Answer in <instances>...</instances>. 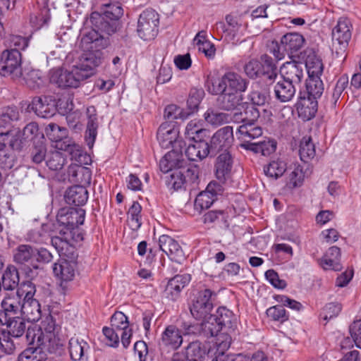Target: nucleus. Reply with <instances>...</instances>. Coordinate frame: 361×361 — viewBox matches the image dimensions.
<instances>
[{
    "mask_svg": "<svg viewBox=\"0 0 361 361\" xmlns=\"http://www.w3.org/2000/svg\"><path fill=\"white\" fill-rule=\"evenodd\" d=\"M87 123L85 132V140L89 147H92L97 135L98 123L96 109L94 106L87 109Z\"/></svg>",
    "mask_w": 361,
    "mask_h": 361,
    "instance_id": "obj_37",
    "label": "nucleus"
},
{
    "mask_svg": "<svg viewBox=\"0 0 361 361\" xmlns=\"http://www.w3.org/2000/svg\"><path fill=\"white\" fill-rule=\"evenodd\" d=\"M185 134L193 141L204 140L209 137V132L204 127V122L200 119L190 121L185 127Z\"/></svg>",
    "mask_w": 361,
    "mask_h": 361,
    "instance_id": "obj_32",
    "label": "nucleus"
},
{
    "mask_svg": "<svg viewBox=\"0 0 361 361\" xmlns=\"http://www.w3.org/2000/svg\"><path fill=\"white\" fill-rule=\"evenodd\" d=\"M242 101V94L227 91L221 94L217 99L219 108L225 111L241 109L240 107L244 108Z\"/></svg>",
    "mask_w": 361,
    "mask_h": 361,
    "instance_id": "obj_26",
    "label": "nucleus"
},
{
    "mask_svg": "<svg viewBox=\"0 0 361 361\" xmlns=\"http://www.w3.org/2000/svg\"><path fill=\"white\" fill-rule=\"evenodd\" d=\"M180 169H177L173 171L166 180L168 187L176 190L187 186L185 185L184 173Z\"/></svg>",
    "mask_w": 361,
    "mask_h": 361,
    "instance_id": "obj_54",
    "label": "nucleus"
},
{
    "mask_svg": "<svg viewBox=\"0 0 361 361\" xmlns=\"http://www.w3.org/2000/svg\"><path fill=\"white\" fill-rule=\"evenodd\" d=\"M262 75L264 76L267 82L272 83L278 79L277 66L273 59L267 55L262 57Z\"/></svg>",
    "mask_w": 361,
    "mask_h": 361,
    "instance_id": "obj_43",
    "label": "nucleus"
},
{
    "mask_svg": "<svg viewBox=\"0 0 361 361\" xmlns=\"http://www.w3.org/2000/svg\"><path fill=\"white\" fill-rule=\"evenodd\" d=\"M21 312L28 321L37 322L42 316L39 302L35 298L23 300Z\"/></svg>",
    "mask_w": 361,
    "mask_h": 361,
    "instance_id": "obj_39",
    "label": "nucleus"
},
{
    "mask_svg": "<svg viewBox=\"0 0 361 361\" xmlns=\"http://www.w3.org/2000/svg\"><path fill=\"white\" fill-rule=\"evenodd\" d=\"M141 210L142 207L137 202H134L128 210L129 220L134 229H137L141 226Z\"/></svg>",
    "mask_w": 361,
    "mask_h": 361,
    "instance_id": "obj_60",
    "label": "nucleus"
},
{
    "mask_svg": "<svg viewBox=\"0 0 361 361\" xmlns=\"http://www.w3.org/2000/svg\"><path fill=\"white\" fill-rule=\"evenodd\" d=\"M216 198L212 195H209L204 191L201 192L195 198V207L196 209L203 210L208 209L214 203Z\"/></svg>",
    "mask_w": 361,
    "mask_h": 361,
    "instance_id": "obj_61",
    "label": "nucleus"
},
{
    "mask_svg": "<svg viewBox=\"0 0 361 361\" xmlns=\"http://www.w3.org/2000/svg\"><path fill=\"white\" fill-rule=\"evenodd\" d=\"M204 120L212 126H220L228 123L231 117L226 113L219 112L212 109H209L204 114Z\"/></svg>",
    "mask_w": 361,
    "mask_h": 361,
    "instance_id": "obj_51",
    "label": "nucleus"
},
{
    "mask_svg": "<svg viewBox=\"0 0 361 361\" xmlns=\"http://www.w3.org/2000/svg\"><path fill=\"white\" fill-rule=\"evenodd\" d=\"M245 117H242V112H235L233 115V119L237 121L240 119L242 122L256 123L259 117V110L253 106H247L245 111Z\"/></svg>",
    "mask_w": 361,
    "mask_h": 361,
    "instance_id": "obj_56",
    "label": "nucleus"
},
{
    "mask_svg": "<svg viewBox=\"0 0 361 361\" xmlns=\"http://www.w3.org/2000/svg\"><path fill=\"white\" fill-rule=\"evenodd\" d=\"M279 77L300 87L304 78L303 63L295 61L286 62L280 68Z\"/></svg>",
    "mask_w": 361,
    "mask_h": 361,
    "instance_id": "obj_14",
    "label": "nucleus"
},
{
    "mask_svg": "<svg viewBox=\"0 0 361 361\" xmlns=\"http://www.w3.org/2000/svg\"><path fill=\"white\" fill-rule=\"evenodd\" d=\"M324 84L320 76H310L306 82V92L302 94L317 100L324 92Z\"/></svg>",
    "mask_w": 361,
    "mask_h": 361,
    "instance_id": "obj_41",
    "label": "nucleus"
},
{
    "mask_svg": "<svg viewBox=\"0 0 361 361\" xmlns=\"http://www.w3.org/2000/svg\"><path fill=\"white\" fill-rule=\"evenodd\" d=\"M232 168V158L229 152L221 153L216 161L215 172L216 178L220 180H224L230 173Z\"/></svg>",
    "mask_w": 361,
    "mask_h": 361,
    "instance_id": "obj_38",
    "label": "nucleus"
},
{
    "mask_svg": "<svg viewBox=\"0 0 361 361\" xmlns=\"http://www.w3.org/2000/svg\"><path fill=\"white\" fill-rule=\"evenodd\" d=\"M348 85V78L347 75H342L341 76L338 80H337L334 87L332 90V92H331V95L329 98L331 106L332 108H335L337 104V102L338 101L339 98L341 97V94H343V91L346 89V87Z\"/></svg>",
    "mask_w": 361,
    "mask_h": 361,
    "instance_id": "obj_50",
    "label": "nucleus"
},
{
    "mask_svg": "<svg viewBox=\"0 0 361 361\" xmlns=\"http://www.w3.org/2000/svg\"><path fill=\"white\" fill-rule=\"evenodd\" d=\"M190 276L188 274L176 275L171 279L164 290L166 298L171 300H176L181 290L190 282Z\"/></svg>",
    "mask_w": 361,
    "mask_h": 361,
    "instance_id": "obj_24",
    "label": "nucleus"
},
{
    "mask_svg": "<svg viewBox=\"0 0 361 361\" xmlns=\"http://www.w3.org/2000/svg\"><path fill=\"white\" fill-rule=\"evenodd\" d=\"M267 316L274 321L283 323L288 319V315L282 305H275L267 310Z\"/></svg>",
    "mask_w": 361,
    "mask_h": 361,
    "instance_id": "obj_59",
    "label": "nucleus"
},
{
    "mask_svg": "<svg viewBox=\"0 0 361 361\" xmlns=\"http://www.w3.org/2000/svg\"><path fill=\"white\" fill-rule=\"evenodd\" d=\"M68 173L71 180L79 183V186L86 188L91 183L92 172L87 167L80 165H72L69 166Z\"/></svg>",
    "mask_w": 361,
    "mask_h": 361,
    "instance_id": "obj_35",
    "label": "nucleus"
},
{
    "mask_svg": "<svg viewBox=\"0 0 361 361\" xmlns=\"http://www.w3.org/2000/svg\"><path fill=\"white\" fill-rule=\"evenodd\" d=\"M305 39L301 35L288 33L281 37L279 45V51L286 52L289 57L292 58L302 48Z\"/></svg>",
    "mask_w": 361,
    "mask_h": 361,
    "instance_id": "obj_18",
    "label": "nucleus"
},
{
    "mask_svg": "<svg viewBox=\"0 0 361 361\" xmlns=\"http://www.w3.org/2000/svg\"><path fill=\"white\" fill-rule=\"evenodd\" d=\"M35 253V247L27 244L19 245L13 250V261L19 266L25 276L30 280L37 276L39 270Z\"/></svg>",
    "mask_w": 361,
    "mask_h": 361,
    "instance_id": "obj_3",
    "label": "nucleus"
},
{
    "mask_svg": "<svg viewBox=\"0 0 361 361\" xmlns=\"http://www.w3.org/2000/svg\"><path fill=\"white\" fill-rule=\"evenodd\" d=\"M247 150L256 154L260 153L263 156H268L274 152L276 149V142L271 140L256 141L253 145H249Z\"/></svg>",
    "mask_w": 361,
    "mask_h": 361,
    "instance_id": "obj_47",
    "label": "nucleus"
},
{
    "mask_svg": "<svg viewBox=\"0 0 361 361\" xmlns=\"http://www.w3.org/2000/svg\"><path fill=\"white\" fill-rule=\"evenodd\" d=\"M353 25L345 17L340 18L331 32L332 51L338 59H345V52L352 37Z\"/></svg>",
    "mask_w": 361,
    "mask_h": 361,
    "instance_id": "obj_2",
    "label": "nucleus"
},
{
    "mask_svg": "<svg viewBox=\"0 0 361 361\" xmlns=\"http://www.w3.org/2000/svg\"><path fill=\"white\" fill-rule=\"evenodd\" d=\"M204 95V92L202 89L192 88L190 90L187 103L188 108L192 111L197 110Z\"/></svg>",
    "mask_w": 361,
    "mask_h": 361,
    "instance_id": "obj_58",
    "label": "nucleus"
},
{
    "mask_svg": "<svg viewBox=\"0 0 361 361\" xmlns=\"http://www.w3.org/2000/svg\"><path fill=\"white\" fill-rule=\"evenodd\" d=\"M0 135L5 137L3 141H7L9 147L13 150L16 151H20L24 147L27 140L19 129H13L6 133L0 131Z\"/></svg>",
    "mask_w": 361,
    "mask_h": 361,
    "instance_id": "obj_40",
    "label": "nucleus"
},
{
    "mask_svg": "<svg viewBox=\"0 0 361 361\" xmlns=\"http://www.w3.org/2000/svg\"><path fill=\"white\" fill-rule=\"evenodd\" d=\"M185 155L190 161H200L209 154L208 142L205 140L194 141L185 149Z\"/></svg>",
    "mask_w": 361,
    "mask_h": 361,
    "instance_id": "obj_29",
    "label": "nucleus"
},
{
    "mask_svg": "<svg viewBox=\"0 0 361 361\" xmlns=\"http://www.w3.org/2000/svg\"><path fill=\"white\" fill-rule=\"evenodd\" d=\"M236 131L238 140L240 142V147L247 149L249 145H253L254 142L262 137L263 130L261 126L256 123L242 122Z\"/></svg>",
    "mask_w": 361,
    "mask_h": 361,
    "instance_id": "obj_12",
    "label": "nucleus"
},
{
    "mask_svg": "<svg viewBox=\"0 0 361 361\" xmlns=\"http://www.w3.org/2000/svg\"><path fill=\"white\" fill-rule=\"evenodd\" d=\"M277 82L274 85V94L276 98L281 102L290 101L296 92L298 86L280 78L276 79Z\"/></svg>",
    "mask_w": 361,
    "mask_h": 361,
    "instance_id": "obj_28",
    "label": "nucleus"
},
{
    "mask_svg": "<svg viewBox=\"0 0 361 361\" xmlns=\"http://www.w3.org/2000/svg\"><path fill=\"white\" fill-rule=\"evenodd\" d=\"M67 204L74 206H82L88 200V192L85 187L74 185L68 188L65 194Z\"/></svg>",
    "mask_w": 361,
    "mask_h": 361,
    "instance_id": "obj_31",
    "label": "nucleus"
},
{
    "mask_svg": "<svg viewBox=\"0 0 361 361\" xmlns=\"http://www.w3.org/2000/svg\"><path fill=\"white\" fill-rule=\"evenodd\" d=\"M42 333L39 330L31 329L27 327L25 335V341L29 345H32L35 342V338L37 339V347H30L23 351L18 356V361H47V355L44 351L48 350L51 352L50 347L44 342V338H41Z\"/></svg>",
    "mask_w": 361,
    "mask_h": 361,
    "instance_id": "obj_4",
    "label": "nucleus"
},
{
    "mask_svg": "<svg viewBox=\"0 0 361 361\" xmlns=\"http://www.w3.org/2000/svg\"><path fill=\"white\" fill-rule=\"evenodd\" d=\"M233 141V128L228 126L220 128L211 137L210 143H208L209 154L215 156L220 152H228Z\"/></svg>",
    "mask_w": 361,
    "mask_h": 361,
    "instance_id": "obj_11",
    "label": "nucleus"
},
{
    "mask_svg": "<svg viewBox=\"0 0 361 361\" xmlns=\"http://www.w3.org/2000/svg\"><path fill=\"white\" fill-rule=\"evenodd\" d=\"M286 171V164L282 160L271 161L267 166H264V171L266 176L277 179L281 177Z\"/></svg>",
    "mask_w": 361,
    "mask_h": 361,
    "instance_id": "obj_52",
    "label": "nucleus"
},
{
    "mask_svg": "<svg viewBox=\"0 0 361 361\" xmlns=\"http://www.w3.org/2000/svg\"><path fill=\"white\" fill-rule=\"evenodd\" d=\"M20 299L15 295L5 296L1 302L0 322H8V319L15 317L19 310L21 311Z\"/></svg>",
    "mask_w": 361,
    "mask_h": 361,
    "instance_id": "obj_22",
    "label": "nucleus"
},
{
    "mask_svg": "<svg viewBox=\"0 0 361 361\" xmlns=\"http://www.w3.org/2000/svg\"><path fill=\"white\" fill-rule=\"evenodd\" d=\"M123 10L119 3L102 5L101 12L94 11L86 19L85 25L90 27L82 35L80 47L85 51L75 65L86 79L92 75V71L102 63V49L111 44L110 36L117 29V20L123 16Z\"/></svg>",
    "mask_w": 361,
    "mask_h": 361,
    "instance_id": "obj_1",
    "label": "nucleus"
},
{
    "mask_svg": "<svg viewBox=\"0 0 361 361\" xmlns=\"http://www.w3.org/2000/svg\"><path fill=\"white\" fill-rule=\"evenodd\" d=\"M223 84H224L225 91L239 94H242L247 86L246 80L233 72H228L223 76Z\"/></svg>",
    "mask_w": 361,
    "mask_h": 361,
    "instance_id": "obj_25",
    "label": "nucleus"
},
{
    "mask_svg": "<svg viewBox=\"0 0 361 361\" xmlns=\"http://www.w3.org/2000/svg\"><path fill=\"white\" fill-rule=\"evenodd\" d=\"M51 231L50 224H42L39 228L30 230L27 233V239L35 243H42L49 236Z\"/></svg>",
    "mask_w": 361,
    "mask_h": 361,
    "instance_id": "obj_48",
    "label": "nucleus"
},
{
    "mask_svg": "<svg viewBox=\"0 0 361 361\" xmlns=\"http://www.w3.org/2000/svg\"><path fill=\"white\" fill-rule=\"evenodd\" d=\"M111 326L120 332L121 343L126 348L132 336V329L129 328L128 317L121 312H116L111 317Z\"/></svg>",
    "mask_w": 361,
    "mask_h": 361,
    "instance_id": "obj_16",
    "label": "nucleus"
},
{
    "mask_svg": "<svg viewBox=\"0 0 361 361\" xmlns=\"http://www.w3.org/2000/svg\"><path fill=\"white\" fill-rule=\"evenodd\" d=\"M304 180V173L301 166H297L288 175V185L290 188H296L302 185Z\"/></svg>",
    "mask_w": 361,
    "mask_h": 361,
    "instance_id": "obj_62",
    "label": "nucleus"
},
{
    "mask_svg": "<svg viewBox=\"0 0 361 361\" xmlns=\"http://www.w3.org/2000/svg\"><path fill=\"white\" fill-rule=\"evenodd\" d=\"M299 154L300 159L308 162L315 156V147L310 137H303L300 142Z\"/></svg>",
    "mask_w": 361,
    "mask_h": 361,
    "instance_id": "obj_53",
    "label": "nucleus"
},
{
    "mask_svg": "<svg viewBox=\"0 0 361 361\" xmlns=\"http://www.w3.org/2000/svg\"><path fill=\"white\" fill-rule=\"evenodd\" d=\"M305 66L307 70L309 77L320 76L322 74L324 66L322 59L314 53L307 55L305 59Z\"/></svg>",
    "mask_w": 361,
    "mask_h": 361,
    "instance_id": "obj_46",
    "label": "nucleus"
},
{
    "mask_svg": "<svg viewBox=\"0 0 361 361\" xmlns=\"http://www.w3.org/2000/svg\"><path fill=\"white\" fill-rule=\"evenodd\" d=\"M89 348L88 343L83 340L72 338L69 341V353L73 361H87Z\"/></svg>",
    "mask_w": 361,
    "mask_h": 361,
    "instance_id": "obj_36",
    "label": "nucleus"
},
{
    "mask_svg": "<svg viewBox=\"0 0 361 361\" xmlns=\"http://www.w3.org/2000/svg\"><path fill=\"white\" fill-rule=\"evenodd\" d=\"M214 315L222 329H226L228 333L233 332L236 329L238 320L232 311L224 307H221L217 309Z\"/></svg>",
    "mask_w": 361,
    "mask_h": 361,
    "instance_id": "obj_33",
    "label": "nucleus"
},
{
    "mask_svg": "<svg viewBox=\"0 0 361 361\" xmlns=\"http://www.w3.org/2000/svg\"><path fill=\"white\" fill-rule=\"evenodd\" d=\"M56 101L51 96L36 97L28 104L27 111H34L42 118H50L56 111Z\"/></svg>",
    "mask_w": 361,
    "mask_h": 361,
    "instance_id": "obj_13",
    "label": "nucleus"
},
{
    "mask_svg": "<svg viewBox=\"0 0 361 361\" xmlns=\"http://www.w3.org/2000/svg\"><path fill=\"white\" fill-rule=\"evenodd\" d=\"M216 297V293L210 289L205 288L199 291L190 307L192 317L195 319L200 320L211 314Z\"/></svg>",
    "mask_w": 361,
    "mask_h": 361,
    "instance_id": "obj_9",
    "label": "nucleus"
},
{
    "mask_svg": "<svg viewBox=\"0 0 361 361\" xmlns=\"http://www.w3.org/2000/svg\"><path fill=\"white\" fill-rule=\"evenodd\" d=\"M183 341L180 330L175 325H169L161 334L159 346L160 349L175 350L182 345Z\"/></svg>",
    "mask_w": 361,
    "mask_h": 361,
    "instance_id": "obj_15",
    "label": "nucleus"
},
{
    "mask_svg": "<svg viewBox=\"0 0 361 361\" xmlns=\"http://www.w3.org/2000/svg\"><path fill=\"white\" fill-rule=\"evenodd\" d=\"M317 100L307 97L300 93L298 101L296 103V110L298 116L303 121H310L314 118L317 111Z\"/></svg>",
    "mask_w": 361,
    "mask_h": 361,
    "instance_id": "obj_19",
    "label": "nucleus"
},
{
    "mask_svg": "<svg viewBox=\"0 0 361 361\" xmlns=\"http://www.w3.org/2000/svg\"><path fill=\"white\" fill-rule=\"evenodd\" d=\"M159 14L153 9H146L140 15L137 32L143 40L154 39L158 33Z\"/></svg>",
    "mask_w": 361,
    "mask_h": 361,
    "instance_id": "obj_8",
    "label": "nucleus"
},
{
    "mask_svg": "<svg viewBox=\"0 0 361 361\" xmlns=\"http://www.w3.org/2000/svg\"><path fill=\"white\" fill-rule=\"evenodd\" d=\"M10 49L24 50L28 45V39L20 35H11L6 39Z\"/></svg>",
    "mask_w": 361,
    "mask_h": 361,
    "instance_id": "obj_63",
    "label": "nucleus"
},
{
    "mask_svg": "<svg viewBox=\"0 0 361 361\" xmlns=\"http://www.w3.org/2000/svg\"><path fill=\"white\" fill-rule=\"evenodd\" d=\"M54 275L61 280V286L65 288L64 283L73 280L76 274V264L74 262L61 259L53 267Z\"/></svg>",
    "mask_w": 361,
    "mask_h": 361,
    "instance_id": "obj_17",
    "label": "nucleus"
},
{
    "mask_svg": "<svg viewBox=\"0 0 361 361\" xmlns=\"http://www.w3.org/2000/svg\"><path fill=\"white\" fill-rule=\"evenodd\" d=\"M36 292L35 285L30 281H23L18 288L16 296L20 299L23 296V300L33 298Z\"/></svg>",
    "mask_w": 361,
    "mask_h": 361,
    "instance_id": "obj_55",
    "label": "nucleus"
},
{
    "mask_svg": "<svg viewBox=\"0 0 361 361\" xmlns=\"http://www.w3.org/2000/svg\"><path fill=\"white\" fill-rule=\"evenodd\" d=\"M228 25L226 31L232 35L233 39L236 37L244 36L247 28V23L243 21L241 15L231 13L226 16Z\"/></svg>",
    "mask_w": 361,
    "mask_h": 361,
    "instance_id": "obj_30",
    "label": "nucleus"
},
{
    "mask_svg": "<svg viewBox=\"0 0 361 361\" xmlns=\"http://www.w3.org/2000/svg\"><path fill=\"white\" fill-rule=\"evenodd\" d=\"M27 85L31 89H37L43 84L41 73L37 70H32L25 78Z\"/></svg>",
    "mask_w": 361,
    "mask_h": 361,
    "instance_id": "obj_64",
    "label": "nucleus"
},
{
    "mask_svg": "<svg viewBox=\"0 0 361 361\" xmlns=\"http://www.w3.org/2000/svg\"><path fill=\"white\" fill-rule=\"evenodd\" d=\"M157 140L162 148L183 152L185 147V142L179 137V130L174 125L167 122L163 123L158 128L157 133Z\"/></svg>",
    "mask_w": 361,
    "mask_h": 361,
    "instance_id": "obj_10",
    "label": "nucleus"
},
{
    "mask_svg": "<svg viewBox=\"0 0 361 361\" xmlns=\"http://www.w3.org/2000/svg\"><path fill=\"white\" fill-rule=\"evenodd\" d=\"M206 355L205 347L200 341H193L185 348L184 359L188 361H203Z\"/></svg>",
    "mask_w": 361,
    "mask_h": 361,
    "instance_id": "obj_42",
    "label": "nucleus"
},
{
    "mask_svg": "<svg viewBox=\"0 0 361 361\" xmlns=\"http://www.w3.org/2000/svg\"><path fill=\"white\" fill-rule=\"evenodd\" d=\"M186 162L183 152L171 149L159 161V168L164 173L172 171L173 168L183 169Z\"/></svg>",
    "mask_w": 361,
    "mask_h": 361,
    "instance_id": "obj_23",
    "label": "nucleus"
},
{
    "mask_svg": "<svg viewBox=\"0 0 361 361\" xmlns=\"http://www.w3.org/2000/svg\"><path fill=\"white\" fill-rule=\"evenodd\" d=\"M59 235L52 236L51 243L59 255H66L73 242V234L71 231H65L63 228L59 231Z\"/></svg>",
    "mask_w": 361,
    "mask_h": 361,
    "instance_id": "obj_27",
    "label": "nucleus"
},
{
    "mask_svg": "<svg viewBox=\"0 0 361 361\" xmlns=\"http://www.w3.org/2000/svg\"><path fill=\"white\" fill-rule=\"evenodd\" d=\"M160 250L175 262H180L183 258V252L178 243L168 235H162L159 238Z\"/></svg>",
    "mask_w": 361,
    "mask_h": 361,
    "instance_id": "obj_20",
    "label": "nucleus"
},
{
    "mask_svg": "<svg viewBox=\"0 0 361 361\" xmlns=\"http://www.w3.org/2000/svg\"><path fill=\"white\" fill-rule=\"evenodd\" d=\"M45 132L50 140L58 143L56 147L60 149L71 152L73 147H76L75 145H71V144L65 145L63 147V145L66 144V142L61 143L63 139H66L68 137V130L66 128L60 127L57 124L51 123L46 127Z\"/></svg>",
    "mask_w": 361,
    "mask_h": 361,
    "instance_id": "obj_21",
    "label": "nucleus"
},
{
    "mask_svg": "<svg viewBox=\"0 0 361 361\" xmlns=\"http://www.w3.org/2000/svg\"><path fill=\"white\" fill-rule=\"evenodd\" d=\"M340 259V248L336 246H332L329 248L323 258L321 259L320 264L323 269L326 270L340 271L342 268Z\"/></svg>",
    "mask_w": 361,
    "mask_h": 361,
    "instance_id": "obj_34",
    "label": "nucleus"
},
{
    "mask_svg": "<svg viewBox=\"0 0 361 361\" xmlns=\"http://www.w3.org/2000/svg\"><path fill=\"white\" fill-rule=\"evenodd\" d=\"M1 324L6 325L7 331L5 330L0 331V348L6 353L11 354L15 349V345L10 336L20 337L25 330H27V328H26L24 319L19 317H15L11 319H8V322Z\"/></svg>",
    "mask_w": 361,
    "mask_h": 361,
    "instance_id": "obj_5",
    "label": "nucleus"
},
{
    "mask_svg": "<svg viewBox=\"0 0 361 361\" xmlns=\"http://www.w3.org/2000/svg\"><path fill=\"white\" fill-rule=\"evenodd\" d=\"M202 319V322L200 324V329L202 334L206 337L217 336V334L222 330V328L214 314H209L205 319Z\"/></svg>",
    "mask_w": 361,
    "mask_h": 361,
    "instance_id": "obj_44",
    "label": "nucleus"
},
{
    "mask_svg": "<svg viewBox=\"0 0 361 361\" xmlns=\"http://www.w3.org/2000/svg\"><path fill=\"white\" fill-rule=\"evenodd\" d=\"M68 222L67 230L65 231H71L73 234V231L82 225L85 221V212L82 209L68 208Z\"/></svg>",
    "mask_w": 361,
    "mask_h": 361,
    "instance_id": "obj_49",
    "label": "nucleus"
},
{
    "mask_svg": "<svg viewBox=\"0 0 361 361\" xmlns=\"http://www.w3.org/2000/svg\"><path fill=\"white\" fill-rule=\"evenodd\" d=\"M22 56L17 49H5L0 54V75L20 78L22 75Z\"/></svg>",
    "mask_w": 361,
    "mask_h": 361,
    "instance_id": "obj_6",
    "label": "nucleus"
},
{
    "mask_svg": "<svg viewBox=\"0 0 361 361\" xmlns=\"http://www.w3.org/2000/svg\"><path fill=\"white\" fill-rule=\"evenodd\" d=\"M19 274L15 266L7 267L2 276V286L4 290H13L18 287Z\"/></svg>",
    "mask_w": 361,
    "mask_h": 361,
    "instance_id": "obj_45",
    "label": "nucleus"
},
{
    "mask_svg": "<svg viewBox=\"0 0 361 361\" xmlns=\"http://www.w3.org/2000/svg\"><path fill=\"white\" fill-rule=\"evenodd\" d=\"M66 163L62 153L55 151L51 152L46 161L47 166L52 171L61 170Z\"/></svg>",
    "mask_w": 361,
    "mask_h": 361,
    "instance_id": "obj_57",
    "label": "nucleus"
},
{
    "mask_svg": "<svg viewBox=\"0 0 361 361\" xmlns=\"http://www.w3.org/2000/svg\"><path fill=\"white\" fill-rule=\"evenodd\" d=\"M86 80V75L80 73L75 65L71 71L61 68L52 69L50 72V82L61 88H76L80 82Z\"/></svg>",
    "mask_w": 361,
    "mask_h": 361,
    "instance_id": "obj_7",
    "label": "nucleus"
}]
</instances>
